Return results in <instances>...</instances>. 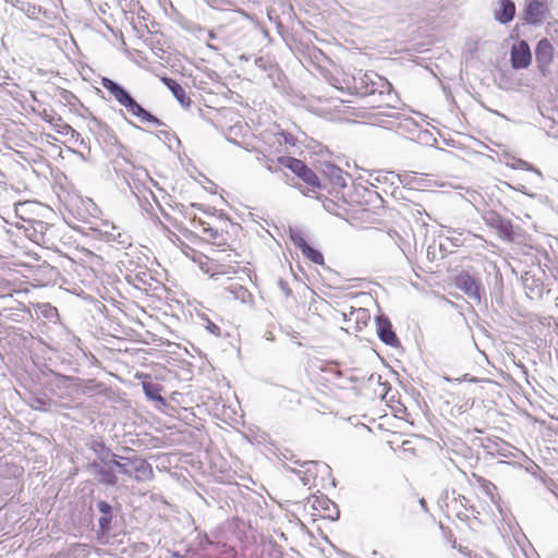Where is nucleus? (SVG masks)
I'll list each match as a JSON object with an SVG mask.
<instances>
[{
	"label": "nucleus",
	"instance_id": "a878e982",
	"mask_svg": "<svg viewBox=\"0 0 558 558\" xmlns=\"http://www.w3.org/2000/svg\"><path fill=\"white\" fill-rule=\"evenodd\" d=\"M410 445H411V442L405 440L402 442L401 448L403 451H411L412 453H414V450Z\"/></svg>",
	"mask_w": 558,
	"mask_h": 558
},
{
	"label": "nucleus",
	"instance_id": "bb28decb",
	"mask_svg": "<svg viewBox=\"0 0 558 558\" xmlns=\"http://www.w3.org/2000/svg\"><path fill=\"white\" fill-rule=\"evenodd\" d=\"M351 315H356V318H359L360 316H365L366 313L364 310L360 308V310H352Z\"/></svg>",
	"mask_w": 558,
	"mask_h": 558
},
{
	"label": "nucleus",
	"instance_id": "f03ea898",
	"mask_svg": "<svg viewBox=\"0 0 558 558\" xmlns=\"http://www.w3.org/2000/svg\"><path fill=\"white\" fill-rule=\"evenodd\" d=\"M294 474L300 484L307 488H329L336 485L331 468L323 462H308Z\"/></svg>",
	"mask_w": 558,
	"mask_h": 558
},
{
	"label": "nucleus",
	"instance_id": "4468645a",
	"mask_svg": "<svg viewBox=\"0 0 558 558\" xmlns=\"http://www.w3.org/2000/svg\"><path fill=\"white\" fill-rule=\"evenodd\" d=\"M161 82L171 90L175 99L180 102L184 108H189L192 104V100L185 89L173 78L162 76Z\"/></svg>",
	"mask_w": 558,
	"mask_h": 558
},
{
	"label": "nucleus",
	"instance_id": "393cba45",
	"mask_svg": "<svg viewBox=\"0 0 558 558\" xmlns=\"http://www.w3.org/2000/svg\"><path fill=\"white\" fill-rule=\"evenodd\" d=\"M392 410H393V415L396 417H399V418H402V420H408L409 413H408V410H407V408L404 405L399 404L397 407H392Z\"/></svg>",
	"mask_w": 558,
	"mask_h": 558
},
{
	"label": "nucleus",
	"instance_id": "20e7f679",
	"mask_svg": "<svg viewBox=\"0 0 558 558\" xmlns=\"http://www.w3.org/2000/svg\"><path fill=\"white\" fill-rule=\"evenodd\" d=\"M111 463L117 468V472L137 481L149 478L153 474L150 465L137 457H121L119 460H112Z\"/></svg>",
	"mask_w": 558,
	"mask_h": 558
},
{
	"label": "nucleus",
	"instance_id": "9b49d317",
	"mask_svg": "<svg viewBox=\"0 0 558 558\" xmlns=\"http://www.w3.org/2000/svg\"><path fill=\"white\" fill-rule=\"evenodd\" d=\"M548 13L546 0H530L525 9V20L531 24L542 23Z\"/></svg>",
	"mask_w": 558,
	"mask_h": 558
},
{
	"label": "nucleus",
	"instance_id": "412c9836",
	"mask_svg": "<svg viewBox=\"0 0 558 558\" xmlns=\"http://www.w3.org/2000/svg\"><path fill=\"white\" fill-rule=\"evenodd\" d=\"M405 186H408L411 190H417V191H424L427 187H430L432 184L430 181L422 175L414 174H407L403 180Z\"/></svg>",
	"mask_w": 558,
	"mask_h": 558
},
{
	"label": "nucleus",
	"instance_id": "5701e85b",
	"mask_svg": "<svg viewBox=\"0 0 558 558\" xmlns=\"http://www.w3.org/2000/svg\"><path fill=\"white\" fill-rule=\"evenodd\" d=\"M326 172L331 178V182L337 186H344L345 180L343 178L342 170L333 165L326 166Z\"/></svg>",
	"mask_w": 558,
	"mask_h": 558
},
{
	"label": "nucleus",
	"instance_id": "f8f14e48",
	"mask_svg": "<svg viewBox=\"0 0 558 558\" xmlns=\"http://www.w3.org/2000/svg\"><path fill=\"white\" fill-rule=\"evenodd\" d=\"M454 286L463 291L468 296L480 299V284L478 282L469 275L468 272H462L454 278Z\"/></svg>",
	"mask_w": 558,
	"mask_h": 558
},
{
	"label": "nucleus",
	"instance_id": "aec40b11",
	"mask_svg": "<svg viewBox=\"0 0 558 558\" xmlns=\"http://www.w3.org/2000/svg\"><path fill=\"white\" fill-rule=\"evenodd\" d=\"M378 336L386 344L396 345L398 343V338L392 330L390 322L387 319L378 322Z\"/></svg>",
	"mask_w": 558,
	"mask_h": 558
},
{
	"label": "nucleus",
	"instance_id": "4be33fe9",
	"mask_svg": "<svg viewBox=\"0 0 558 558\" xmlns=\"http://www.w3.org/2000/svg\"><path fill=\"white\" fill-rule=\"evenodd\" d=\"M204 233L205 240L211 243L213 245L222 246L227 242L226 235L222 232L218 231L217 229L207 228L204 229Z\"/></svg>",
	"mask_w": 558,
	"mask_h": 558
},
{
	"label": "nucleus",
	"instance_id": "f257e3e1",
	"mask_svg": "<svg viewBox=\"0 0 558 558\" xmlns=\"http://www.w3.org/2000/svg\"><path fill=\"white\" fill-rule=\"evenodd\" d=\"M100 83L120 106L124 107L132 116L138 118L141 122L150 123L156 126L162 125V122L157 117L144 109L121 85L108 77H102Z\"/></svg>",
	"mask_w": 558,
	"mask_h": 558
},
{
	"label": "nucleus",
	"instance_id": "dca6fc26",
	"mask_svg": "<svg viewBox=\"0 0 558 558\" xmlns=\"http://www.w3.org/2000/svg\"><path fill=\"white\" fill-rule=\"evenodd\" d=\"M333 86L340 90L347 92L350 95L354 96L355 87V74L341 71L337 73L333 77Z\"/></svg>",
	"mask_w": 558,
	"mask_h": 558
},
{
	"label": "nucleus",
	"instance_id": "1a4fd4ad",
	"mask_svg": "<svg viewBox=\"0 0 558 558\" xmlns=\"http://www.w3.org/2000/svg\"><path fill=\"white\" fill-rule=\"evenodd\" d=\"M486 223L488 227L495 229L498 235L505 241H513V226L510 220L500 217L497 214L492 213L486 218Z\"/></svg>",
	"mask_w": 558,
	"mask_h": 558
},
{
	"label": "nucleus",
	"instance_id": "cd10ccee",
	"mask_svg": "<svg viewBox=\"0 0 558 558\" xmlns=\"http://www.w3.org/2000/svg\"><path fill=\"white\" fill-rule=\"evenodd\" d=\"M208 329H209L213 333H216V335H218V333H219V328H218L215 324H213V323L208 326Z\"/></svg>",
	"mask_w": 558,
	"mask_h": 558
},
{
	"label": "nucleus",
	"instance_id": "a211bd4d",
	"mask_svg": "<svg viewBox=\"0 0 558 558\" xmlns=\"http://www.w3.org/2000/svg\"><path fill=\"white\" fill-rule=\"evenodd\" d=\"M498 9L495 11V19L502 23H509L515 14V5L511 0H498Z\"/></svg>",
	"mask_w": 558,
	"mask_h": 558
},
{
	"label": "nucleus",
	"instance_id": "7ed1b4c3",
	"mask_svg": "<svg viewBox=\"0 0 558 558\" xmlns=\"http://www.w3.org/2000/svg\"><path fill=\"white\" fill-rule=\"evenodd\" d=\"M277 161L301 179L308 191L316 192L320 190L322 184L318 175L301 159L292 156H279L277 157Z\"/></svg>",
	"mask_w": 558,
	"mask_h": 558
},
{
	"label": "nucleus",
	"instance_id": "ddd939ff",
	"mask_svg": "<svg viewBox=\"0 0 558 558\" xmlns=\"http://www.w3.org/2000/svg\"><path fill=\"white\" fill-rule=\"evenodd\" d=\"M538 66L544 71L553 61L554 47L547 39H542L535 50Z\"/></svg>",
	"mask_w": 558,
	"mask_h": 558
},
{
	"label": "nucleus",
	"instance_id": "423d86ee",
	"mask_svg": "<svg viewBox=\"0 0 558 558\" xmlns=\"http://www.w3.org/2000/svg\"><path fill=\"white\" fill-rule=\"evenodd\" d=\"M318 493L319 494H313L308 497V504H311V507L317 512L316 515L333 519L335 515H338L336 504L324 496L319 490Z\"/></svg>",
	"mask_w": 558,
	"mask_h": 558
},
{
	"label": "nucleus",
	"instance_id": "0eeeda50",
	"mask_svg": "<svg viewBox=\"0 0 558 558\" xmlns=\"http://www.w3.org/2000/svg\"><path fill=\"white\" fill-rule=\"evenodd\" d=\"M291 241L301 250L306 259L319 266L325 264L324 255L318 250L311 246L301 233L291 234Z\"/></svg>",
	"mask_w": 558,
	"mask_h": 558
},
{
	"label": "nucleus",
	"instance_id": "6e6552de",
	"mask_svg": "<svg viewBox=\"0 0 558 558\" xmlns=\"http://www.w3.org/2000/svg\"><path fill=\"white\" fill-rule=\"evenodd\" d=\"M510 60L514 69H525L531 64L532 54L525 40H520L512 46Z\"/></svg>",
	"mask_w": 558,
	"mask_h": 558
},
{
	"label": "nucleus",
	"instance_id": "9d476101",
	"mask_svg": "<svg viewBox=\"0 0 558 558\" xmlns=\"http://www.w3.org/2000/svg\"><path fill=\"white\" fill-rule=\"evenodd\" d=\"M240 255L234 251L230 250L229 253L225 254L222 251H218L215 254V262L219 265V268H230L228 271L226 269L221 271H217L219 275H234L238 272L240 262L238 257Z\"/></svg>",
	"mask_w": 558,
	"mask_h": 558
},
{
	"label": "nucleus",
	"instance_id": "39448f33",
	"mask_svg": "<svg viewBox=\"0 0 558 558\" xmlns=\"http://www.w3.org/2000/svg\"><path fill=\"white\" fill-rule=\"evenodd\" d=\"M298 138L287 131H280L272 135L266 143V153L271 156H283L282 154L290 147H294Z\"/></svg>",
	"mask_w": 558,
	"mask_h": 558
},
{
	"label": "nucleus",
	"instance_id": "f3484780",
	"mask_svg": "<svg viewBox=\"0 0 558 558\" xmlns=\"http://www.w3.org/2000/svg\"><path fill=\"white\" fill-rule=\"evenodd\" d=\"M355 87L354 96L364 97L375 93V84L369 78L368 74L357 71L355 74Z\"/></svg>",
	"mask_w": 558,
	"mask_h": 558
},
{
	"label": "nucleus",
	"instance_id": "b1692460",
	"mask_svg": "<svg viewBox=\"0 0 558 558\" xmlns=\"http://www.w3.org/2000/svg\"><path fill=\"white\" fill-rule=\"evenodd\" d=\"M143 390L145 392V395L151 399V400H158L160 402H163L165 399L161 397L160 395V387L156 384H153V383H147V381H144L143 383Z\"/></svg>",
	"mask_w": 558,
	"mask_h": 558
},
{
	"label": "nucleus",
	"instance_id": "6ab92c4d",
	"mask_svg": "<svg viewBox=\"0 0 558 558\" xmlns=\"http://www.w3.org/2000/svg\"><path fill=\"white\" fill-rule=\"evenodd\" d=\"M97 507L100 512V517L98 520L99 530L102 534H106L110 530L111 520H112V508L106 501H99Z\"/></svg>",
	"mask_w": 558,
	"mask_h": 558
},
{
	"label": "nucleus",
	"instance_id": "2eb2a0df",
	"mask_svg": "<svg viewBox=\"0 0 558 558\" xmlns=\"http://www.w3.org/2000/svg\"><path fill=\"white\" fill-rule=\"evenodd\" d=\"M192 259L194 263H196L198 265V267L201 268L202 271L209 275L210 277L218 276L217 271H221L223 269H226L228 271L230 269V268H219L218 267L219 265L215 262V256L209 257L204 254L197 253L192 257Z\"/></svg>",
	"mask_w": 558,
	"mask_h": 558
}]
</instances>
